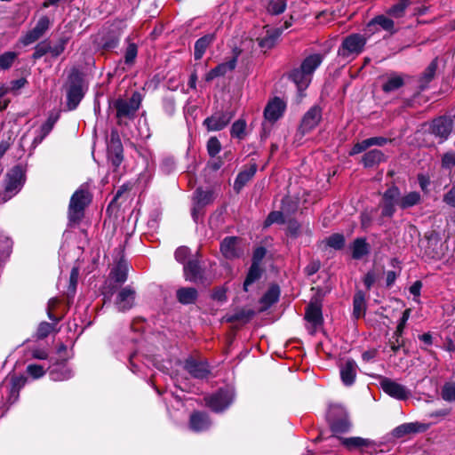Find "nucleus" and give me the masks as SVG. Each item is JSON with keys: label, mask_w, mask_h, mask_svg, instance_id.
<instances>
[{"label": "nucleus", "mask_w": 455, "mask_h": 455, "mask_svg": "<svg viewBox=\"0 0 455 455\" xmlns=\"http://www.w3.org/2000/svg\"><path fill=\"white\" fill-rule=\"evenodd\" d=\"M387 188L381 194L379 207L381 217L391 219L396 212V206L406 210L418 205L421 202V196L417 191H411L402 196L401 189L395 181L387 184Z\"/></svg>", "instance_id": "1"}, {"label": "nucleus", "mask_w": 455, "mask_h": 455, "mask_svg": "<svg viewBox=\"0 0 455 455\" xmlns=\"http://www.w3.org/2000/svg\"><path fill=\"white\" fill-rule=\"evenodd\" d=\"M426 244L424 245V255L429 259L440 260L444 258L447 251L446 242L435 230L425 233Z\"/></svg>", "instance_id": "2"}, {"label": "nucleus", "mask_w": 455, "mask_h": 455, "mask_svg": "<svg viewBox=\"0 0 455 455\" xmlns=\"http://www.w3.org/2000/svg\"><path fill=\"white\" fill-rule=\"evenodd\" d=\"M89 191L81 187L71 196L68 207V217L71 221H78L84 216V208L91 203Z\"/></svg>", "instance_id": "3"}, {"label": "nucleus", "mask_w": 455, "mask_h": 455, "mask_svg": "<svg viewBox=\"0 0 455 455\" xmlns=\"http://www.w3.org/2000/svg\"><path fill=\"white\" fill-rule=\"evenodd\" d=\"M24 173L20 166L13 167L6 176L4 190L2 194L4 203L13 197L24 184Z\"/></svg>", "instance_id": "4"}, {"label": "nucleus", "mask_w": 455, "mask_h": 455, "mask_svg": "<svg viewBox=\"0 0 455 455\" xmlns=\"http://www.w3.org/2000/svg\"><path fill=\"white\" fill-rule=\"evenodd\" d=\"M366 38L360 34H351L346 36L338 50V55L348 58L352 54H360L365 46Z\"/></svg>", "instance_id": "5"}, {"label": "nucleus", "mask_w": 455, "mask_h": 455, "mask_svg": "<svg viewBox=\"0 0 455 455\" xmlns=\"http://www.w3.org/2000/svg\"><path fill=\"white\" fill-rule=\"evenodd\" d=\"M379 380L381 389L390 397L399 401L407 400L411 395L410 391L402 384L395 380L382 376V375H371Z\"/></svg>", "instance_id": "6"}, {"label": "nucleus", "mask_w": 455, "mask_h": 455, "mask_svg": "<svg viewBox=\"0 0 455 455\" xmlns=\"http://www.w3.org/2000/svg\"><path fill=\"white\" fill-rule=\"evenodd\" d=\"M323 117V109L319 105L312 106L302 116L298 132L306 135L318 126Z\"/></svg>", "instance_id": "7"}, {"label": "nucleus", "mask_w": 455, "mask_h": 455, "mask_svg": "<svg viewBox=\"0 0 455 455\" xmlns=\"http://www.w3.org/2000/svg\"><path fill=\"white\" fill-rule=\"evenodd\" d=\"M140 100L139 95L133 94L129 99H118L114 102L116 117L121 121L124 118H132L139 109Z\"/></svg>", "instance_id": "8"}, {"label": "nucleus", "mask_w": 455, "mask_h": 455, "mask_svg": "<svg viewBox=\"0 0 455 455\" xmlns=\"http://www.w3.org/2000/svg\"><path fill=\"white\" fill-rule=\"evenodd\" d=\"M84 97L82 78L78 73H73L69 76V84L67 91L68 107L70 110L75 109Z\"/></svg>", "instance_id": "9"}, {"label": "nucleus", "mask_w": 455, "mask_h": 455, "mask_svg": "<svg viewBox=\"0 0 455 455\" xmlns=\"http://www.w3.org/2000/svg\"><path fill=\"white\" fill-rule=\"evenodd\" d=\"M322 307V299L318 295L314 296L306 307L305 319L315 327L323 323Z\"/></svg>", "instance_id": "10"}, {"label": "nucleus", "mask_w": 455, "mask_h": 455, "mask_svg": "<svg viewBox=\"0 0 455 455\" xmlns=\"http://www.w3.org/2000/svg\"><path fill=\"white\" fill-rule=\"evenodd\" d=\"M453 129V121L451 117L441 116L435 118L430 125L431 133L439 137L442 140H446Z\"/></svg>", "instance_id": "11"}, {"label": "nucleus", "mask_w": 455, "mask_h": 455, "mask_svg": "<svg viewBox=\"0 0 455 455\" xmlns=\"http://www.w3.org/2000/svg\"><path fill=\"white\" fill-rule=\"evenodd\" d=\"M218 196V194L214 190H204L197 188L194 196V207L192 210L193 219L196 221L200 210L212 203Z\"/></svg>", "instance_id": "12"}, {"label": "nucleus", "mask_w": 455, "mask_h": 455, "mask_svg": "<svg viewBox=\"0 0 455 455\" xmlns=\"http://www.w3.org/2000/svg\"><path fill=\"white\" fill-rule=\"evenodd\" d=\"M50 19L47 16H42L37 20L36 26L26 33V35L21 38V43L24 45H29L42 37L44 33L50 28Z\"/></svg>", "instance_id": "13"}, {"label": "nucleus", "mask_w": 455, "mask_h": 455, "mask_svg": "<svg viewBox=\"0 0 455 455\" xmlns=\"http://www.w3.org/2000/svg\"><path fill=\"white\" fill-rule=\"evenodd\" d=\"M339 368L342 384L345 387H352L355 383L357 376L358 365L356 362L352 358H348L340 363Z\"/></svg>", "instance_id": "14"}, {"label": "nucleus", "mask_w": 455, "mask_h": 455, "mask_svg": "<svg viewBox=\"0 0 455 455\" xmlns=\"http://www.w3.org/2000/svg\"><path fill=\"white\" fill-rule=\"evenodd\" d=\"M286 109V103L279 97H274L265 107L264 117L270 123H275L280 119Z\"/></svg>", "instance_id": "15"}, {"label": "nucleus", "mask_w": 455, "mask_h": 455, "mask_svg": "<svg viewBox=\"0 0 455 455\" xmlns=\"http://www.w3.org/2000/svg\"><path fill=\"white\" fill-rule=\"evenodd\" d=\"M258 170V165L253 163L249 166H244L243 169L237 174L234 182V191L239 194L243 188L250 182L255 176Z\"/></svg>", "instance_id": "16"}, {"label": "nucleus", "mask_w": 455, "mask_h": 455, "mask_svg": "<svg viewBox=\"0 0 455 455\" xmlns=\"http://www.w3.org/2000/svg\"><path fill=\"white\" fill-rule=\"evenodd\" d=\"M427 430V426L419 422L403 423L395 427L391 435L395 439H401L411 434L422 433Z\"/></svg>", "instance_id": "17"}, {"label": "nucleus", "mask_w": 455, "mask_h": 455, "mask_svg": "<svg viewBox=\"0 0 455 455\" xmlns=\"http://www.w3.org/2000/svg\"><path fill=\"white\" fill-rule=\"evenodd\" d=\"M281 290L277 283H272L267 291L259 299V302L261 307L259 308V313H263L275 304L280 298Z\"/></svg>", "instance_id": "18"}, {"label": "nucleus", "mask_w": 455, "mask_h": 455, "mask_svg": "<svg viewBox=\"0 0 455 455\" xmlns=\"http://www.w3.org/2000/svg\"><path fill=\"white\" fill-rule=\"evenodd\" d=\"M135 291L130 287L123 288L117 294L115 305L118 311L124 312L134 305Z\"/></svg>", "instance_id": "19"}, {"label": "nucleus", "mask_w": 455, "mask_h": 455, "mask_svg": "<svg viewBox=\"0 0 455 455\" xmlns=\"http://www.w3.org/2000/svg\"><path fill=\"white\" fill-rule=\"evenodd\" d=\"M207 406L215 412L223 411L228 405V391L220 388L218 392L205 398Z\"/></svg>", "instance_id": "20"}, {"label": "nucleus", "mask_w": 455, "mask_h": 455, "mask_svg": "<svg viewBox=\"0 0 455 455\" xmlns=\"http://www.w3.org/2000/svg\"><path fill=\"white\" fill-rule=\"evenodd\" d=\"M438 68V58L435 57L429 65L425 68L418 80V88L419 92H423L428 88L429 83L435 78Z\"/></svg>", "instance_id": "21"}, {"label": "nucleus", "mask_w": 455, "mask_h": 455, "mask_svg": "<svg viewBox=\"0 0 455 455\" xmlns=\"http://www.w3.org/2000/svg\"><path fill=\"white\" fill-rule=\"evenodd\" d=\"M211 426V420L204 412L195 411L190 415L189 428L195 432L207 430Z\"/></svg>", "instance_id": "22"}, {"label": "nucleus", "mask_w": 455, "mask_h": 455, "mask_svg": "<svg viewBox=\"0 0 455 455\" xmlns=\"http://www.w3.org/2000/svg\"><path fill=\"white\" fill-rule=\"evenodd\" d=\"M384 153L379 149H371L363 154L361 163L364 168H372L380 163L386 162Z\"/></svg>", "instance_id": "23"}, {"label": "nucleus", "mask_w": 455, "mask_h": 455, "mask_svg": "<svg viewBox=\"0 0 455 455\" xmlns=\"http://www.w3.org/2000/svg\"><path fill=\"white\" fill-rule=\"evenodd\" d=\"M185 369L195 378L204 379L209 374V369L206 363L197 362L194 359H188L185 363Z\"/></svg>", "instance_id": "24"}, {"label": "nucleus", "mask_w": 455, "mask_h": 455, "mask_svg": "<svg viewBox=\"0 0 455 455\" xmlns=\"http://www.w3.org/2000/svg\"><path fill=\"white\" fill-rule=\"evenodd\" d=\"M376 25H379L381 28L384 30L389 32L390 34L396 33V29L395 28V22L394 20L387 17L386 15H377L375 16L368 24H367V29L371 32H372V28H374Z\"/></svg>", "instance_id": "25"}, {"label": "nucleus", "mask_w": 455, "mask_h": 455, "mask_svg": "<svg viewBox=\"0 0 455 455\" xmlns=\"http://www.w3.org/2000/svg\"><path fill=\"white\" fill-rule=\"evenodd\" d=\"M351 249L352 258L354 259H361L370 253L371 246L365 237H358L354 240Z\"/></svg>", "instance_id": "26"}, {"label": "nucleus", "mask_w": 455, "mask_h": 455, "mask_svg": "<svg viewBox=\"0 0 455 455\" xmlns=\"http://www.w3.org/2000/svg\"><path fill=\"white\" fill-rule=\"evenodd\" d=\"M366 302L364 291L358 290L355 291L353 298V316L355 319H360L365 315Z\"/></svg>", "instance_id": "27"}, {"label": "nucleus", "mask_w": 455, "mask_h": 455, "mask_svg": "<svg viewBox=\"0 0 455 455\" xmlns=\"http://www.w3.org/2000/svg\"><path fill=\"white\" fill-rule=\"evenodd\" d=\"M184 275L186 280L190 282H201L203 280L202 269L196 260H189L184 266Z\"/></svg>", "instance_id": "28"}, {"label": "nucleus", "mask_w": 455, "mask_h": 455, "mask_svg": "<svg viewBox=\"0 0 455 455\" xmlns=\"http://www.w3.org/2000/svg\"><path fill=\"white\" fill-rule=\"evenodd\" d=\"M248 56L243 51L238 47L232 49V56L229 58V71L234 70L236 67L245 68L247 65Z\"/></svg>", "instance_id": "29"}, {"label": "nucleus", "mask_w": 455, "mask_h": 455, "mask_svg": "<svg viewBox=\"0 0 455 455\" xmlns=\"http://www.w3.org/2000/svg\"><path fill=\"white\" fill-rule=\"evenodd\" d=\"M330 427L334 435L345 434L349 431L351 422L347 414H343L339 418L333 419L330 421Z\"/></svg>", "instance_id": "30"}, {"label": "nucleus", "mask_w": 455, "mask_h": 455, "mask_svg": "<svg viewBox=\"0 0 455 455\" xmlns=\"http://www.w3.org/2000/svg\"><path fill=\"white\" fill-rule=\"evenodd\" d=\"M342 445L347 450L352 451L355 449H362L363 447H370L371 445V440L364 439L359 436L354 437H340L339 438Z\"/></svg>", "instance_id": "31"}, {"label": "nucleus", "mask_w": 455, "mask_h": 455, "mask_svg": "<svg viewBox=\"0 0 455 455\" xmlns=\"http://www.w3.org/2000/svg\"><path fill=\"white\" fill-rule=\"evenodd\" d=\"M405 84L403 76L391 74L382 84L381 89L385 93H390L402 88Z\"/></svg>", "instance_id": "32"}, {"label": "nucleus", "mask_w": 455, "mask_h": 455, "mask_svg": "<svg viewBox=\"0 0 455 455\" xmlns=\"http://www.w3.org/2000/svg\"><path fill=\"white\" fill-rule=\"evenodd\" d=\"M228 118L224 114L216 113L212 116L206 118L204 124L208 131H219L226 126Z\"/></svg>", "instance_id": "33"}, {"label": "nucleus", "mask_w": 455, "mask_h": 455, "mask_svg": "<svg viewBox=\"0 0 455 455\" xmlns=\"http://www.w3.org/2000/svg\"><path fill=\"white\" fill-rule=\"evenodd\" d=\"M322 61L323 58L320 54H311L303 60L299 68L307 75H311L320 66Z\"/></svg>", "instance_id": "34"}, {"label": "nucleus", "mask_w": 455, "mask_h": 455, "mask_svg": "<svg viewBox=\"0 0 455 455\" xmlns=\"http://www.w3.org/2000/svg\"><path fill=\"white\" fill-rule=\"evenodd\" d=\"M307 76V74L299 68L292 69L288 76L297 85L299 91H303L307 88L309 83Z\"/></svg>", "instance_id": "35"}, {"label": "nucleus", "mask_w": 455, "mask_h": 455, "mask_svg": "<svg viewBox=\"0 0 455 455\" xmlns=\"http://www.w3.org/2000/svg\"><path fill=\"white\" fill-rule=\"evenodd\" d=\"M411 4V0H399L398 3L390 6L386 13L395 19H401L405 16L406 9Z\"/></svg>", "instance_id": "36"}, {"label": "nucleus", "mask_w": 455, "mask_h": 455, "mask_svg": "<svg viewBox=\"0 0 455 455\" xmlns=\"http://www.w3.org/2000/svg\"><path fill=\"white\" fill-rule=\"evenodd\" d=\"M263 269L259 265L251 264L245 280L243 282V289L244 291H248V287L259 280L262 276Z\"/></svg>", "instance_id": "37"}, {"label": "nucleus", "mask_w": 455, "mask_h": 455, "mask_svg": "<svg viewBox=\"0 0 455 455\" xmlns=\"http://www.w3.org/2000/svg\"><path fill=\"white\" fill-rule=\"evenodd\" d=\"M255 315L256 312L253 309L242 307L237 309L232 315H229V323L240 322L242 323H247Z\"/></svg>", "instance_id": "38"}, {"label": "nucleus", "mask_w": 455, "mask_h": 455, "mask_svg": "<svg viewBox=\"0 0 455 455\" xmlns=\"http://www.w3.org/2000/svg\"><path fill=\"white\" fill-rule=\"evenodd\" d=\"M58 117L55 116H50L47 120L41 125L39 134L34 139L33 143L37 145L43 141V140L50 133L52 130Z\"/></svg>", "instance_id": "39"}, {"label": "nucleus", "mask_w": 455, "mask_h": 455, "mask_svg": "<svg viewBox=\"0 0 455 455\" xmlns=\"http://www.w3.org/2000/svg\"><path fill=\"white\" fill-rule=\"evenodd\" d=\"M178 300L182 304L194 303L197 298V291L195 288H180L177 291Z\"/></svg>", "instance_id": "40"}, {"label": "nucleus", "mask_w": 455, "mask_h": 455, "mask_svg": "<svg viewBox=\"0 0 455 455\" xmlns=\"http://www.w3.org/2000/svg\"><path fill=\"white\" fill-rule=\"evenodd\" d=\"M128 265L124 260H120L111 271V276L115 282L123 283L127 279Z\"/></svg>", "instance_id": "41"}, {"label": "nucleus", "mask_w": 455, "mask_h": 455, "mask_svg": "<svg viewBox=\"0 0 455 455\" xmlns=\"http://www.w3.org/2000/svg\"><path fill=\"white\" fill-rule=\"evenodd\" d=\"M281 209L287 215H294L299 209V198L285 196L281 200Z\"/></svg>", "instance_id": "42"}, {"label": "nucleus", "mask_w": 455, "mask_h": 455, "mask_svg": "<svg viewBox=\"0 0 455 455\" xmlns=\"http://www.w3.org/2000/svg\"><path fill=\"white\" fill-rule=\"evenodd\" d=\"M325 243L330 248L339 251L345 247L346 239L343 234L334 233L326 238Z\"/></svg>", "instance_id": "43"}, {"label": "nucleus", "mask_w": 455, "mask_h": 455, "mask_svg": "<svg viewBox=\"0 0 455 455\" xmlns=\"http://www.w3.org/2000/svg\"><path fill=\"white\" fill-rule=\"evenodd\" d=\"M212 37L211 36H205L199 38L195 44V59L200 60L208 48Z\"/></svg>", "instance_id": "44"}, {"label": "nucleus", "mask_w": 455, "mask_h": 455, "mask_svg": "<svg viewBox=\"0 0 455 455\" xmlns=\"http://www.w3.org/2000/svg\"><path fill=\"white\" fill-rule=\"evenodd\" d=\"M72 377V371L67 366L63 365L58 369L52 370L50 372V378L53 381H63Z\"/></svg>", "instance_id": "45"}, {"label": "nucleus", "mask_w": 455, "mask_h": 455, "mask_svg": "<svg viewBox=\"0 0 455 455\" xmlns=\"http://www.w3.org/2000/svg\"><path fill=\"white\" fill-rule=\"evenodd\" d=\"M283 214V211L270 212L263 222V228H267L275 223L284 224L286 221Z\"/></svg>", "instance_id": "46"}, {"label": "nucleus", "mask_w": 455, "mask_h": 455, "mask_svg": "<svg viewBox=\"0 0 455 455\" xmlns=\"http://www.w3.org/2000/svg\"><path fill=\"white\" fill-rule=\"evenodd\" d=\"M286 0H269L267 5V12L271 15H279L286 10Z\"/></svg>", "instance_id": "47"}, {"label": "nucleus", "mask_w": 455, "mask_h": 455, "mask_svg": "<svg viewBox=\"0 0 455 455\" xmlns=\"http://www.w3.org/2000/svg\"><path fill=\"white\" fill-rule=\"evenodd\" d=\"M245 130H246V122H245V120L240 118V119L236 120L232 124V127L230 130V134L234 138H237L238 140H243L246 135Z\"/></svg>", "instance_id": "48"}, {"label": "nucleus", "mask_w": 455, "mask_h": 455, "mask_svg": "<svg viewBox=\"0 0 455 455\" xmlns=\"http://www.w3.org/2000/svg\"><path fill=\"white\" fill-rule=\"evenodd\" d=\"M301 225L295 218L287 220L286 235L292 239H296L300 235Z\"/></svg>", "instance_id": "49"}, {"label": "nucleus", "mask_w": 455, "mask_h": 455, "mask_svg": "<svg viewBox=\"0 0 455 455\" xmlns=\"http://www.w3.org/2000/svg\"><path fill=\"white\" fill-rule=\"evenodd\" d=\"M441 395L442 398L448 403L455 402V383H444L442 387Z\"/></svg>", "instance_id": "50"}, {"label": "nucleus", "mask_w": 455, "mask_h": 455, "mask_svg": "<svg viewBox=\"0 0 455 455\" xmlns=\"http://www.w3.org/2000/svg\"><path fill=\"white\" fill-rule=\"evenodd\" d=\"M379 276L380 274L375 268H371L367 271L363 278V283L367 291H370L372 288Z\"/></svg>", "instance_id": "51"}, {"label": "nucleus", "mask_w": 455, "mask_h": 455, "mask_svg": "<svg viewBox=\"0 0 455 455\" xmlns=\"http://www.w3.org/2000/svg\"><path fill=\"white\" fill-rule=\"evenodd\" d=\"M17 54L13 52H6L0 55V68L8 69L12 67L14 62Z\"/></svg>", "instance_id": "52"}, {"label": "nucleus", "mask_w": 455, "mask_h": 455, "mask_svg": "<svg viewBox=\"0 0 455 455\" xmlns=\"http://www.w3.org/2000/svg\"><path fill=\"white\" fill-rule=\"evenodd\" d=\"M220 142L216 137H212L209 139L207 142V151L212 157H214L216 155H218L220 151Z\"/></svg>", "instance_id": "53"}, {"label": "nucleus", "mask_w": 455, "mask_h": 455, "mask_svg": "<svg viewBox=\"0 0 455 455\" xmlns=\"http://www.w3.org/2000/svg\"><path fill=\"white\" fill-rule=\"evenodd\" d=\"M54 329V324L47 322H42L37 328L36 337L38 339L46 338Z\"/></svg>", "instance_id": "54"}, {"label": "nucleus", "mask_w": 455, "mask_h": 455, "mask_svg": "<svg viewBox=\"0 0 455 455\" xmlns=\"http://www.w3.org/2000/svg\"><path fill=\"white\" fill-rule=\"evenodd\" d=\"M138 50L135 44H130L125 51L124 61L128 65H132L137 57Z\"/></svg>", "instance_id": "55"}, {"label": "nucleus", "mask_w": 455, "mask_h": 455, "mask_svg": "<svg viewBox=\"0 0 455 455\" xmlns=\"http://www.w3.org/2000/svg\"><path fill=\"white\" fill-rule=\"evenodd\" d=\"M267 254V249L264 246H259L254 249L251 258V264L260 266L262 259Z\"/></svg>", "instance_id": "56"}, {"label": "nucleus", "mask_w": 455, "mask_h": 455, "mask_svg": "<svg viewBox=\"0 0 455 455\" xmlns=\"http://www.w3.org/2000/svg\"><path fill=\"white\" fill-rule=\"evenodd\" d=\"M27 371L34 379H39L45 374L44 367L39 364H28Z\"/></svg>", "instance_id": "57"}, {"label": "nucleus", "mask_w": 455, "mask_h": 455, "mask_svg": "<svg viewBox=\"0 0 455 455\" xmlns=\"http://www.w3.org/2000/svg\"><path fill=\"white\" fill-rule=\"evenodd\" d=\"M277 37L278 34L266 36L259 40V45L261 48L271 49L275 46Z\"/></svg>", "instance_id": "58"}, {"label": "nucleus", "mask_w": 455, "mask_h": 455, "mask_svg": "<svg viewBox=\"0 0 455 455\" xmlns=\"http://www.w3.org/2000/svg\"><path fill=\"white\" fill-rule=\"evenodd\" d=\"M67 42L68 39L61 38L54 46L50 45V53L52 54V56L58 57L59 55H60L65 50Z\"/></svg>", "instance_id": "59"}, {"label": "nucleus", "mask_w": 455, "mask_h": 455, "mask_svg": "<svg viewBox=\"0 0 455 455\" xmlns=\"http://www.w3.org/2000/svg\"><path fill=\"white\" fill-rule=\"evenodd\" d=\"M321 267V261L319 259L311 260L304 268V273L307 276H311L317 273Z\"/></svg>", "instance_id": "60"}, {"label": "nucleus", "mask_w": 455, "mask_h": 455, "mask_svg": "<svg viewBox=\"0 0 455 455\" xmlns=\"http://www.w3.org/2000/svg\"><path fill=\"white\" fill-rule=\"evenodd\" d=\"M228 66L226 64L220 65L216 67L215 68L212 69L207 75H206V80L211 81L214 79L217 76H224L227 72Z\"/></svg>", "instance_id": "61"}, {"label": "nucleus", "mask_w": 455, "mask_h": 455, "mask_svg": "<svg viewBox=\"0 0 455 455\" xmlns=\"http://www.w3.org/2000/svg\"><path fill=\"white\" fill-rule=\"evenodd\" d=\"M47 52H50V44L46 41L41 42L36 46L35 52H34V58L39 59L43 57Z\"/></svg>", "instance_id": "62"}, {"label": "nucleus", "mask_w": 455, "mask_h": 455, "mask_svg": "<svg viewBox=\"0 0 455 455\" xmlns=\"http://www.w3.org/2000/svg\"><path fill=\"white\" fill-rule=\"evenodd\" d=\"M442 165L443 168L455 166V152H447L442 157Z\"/></svg>", "instance_id": "63"}, {"label": "nucleus", "mask_w": 455, "mask_h": 455, "mask_svg": "<svg viewBox=\"0 0 455 455\" xmlns=\"http://www.w3.org/2000/svg\"><path fill=\"white\" fill-rule=\"evenodd\" d=\"M443 201L449 206L455 208V185L443 195Z\"/></svg>", "instance_id": "64"}]
</instances>
